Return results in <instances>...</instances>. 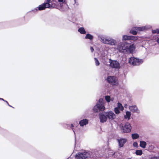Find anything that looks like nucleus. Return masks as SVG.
Returning <instances> with one entry per match:
<instances>
[{
    "label": "nucleus",
    "mask_w": 159,
    "mask_h": 159,
    "mask_svg": "<svg viewBox=\"0 0 159 159\" xmlns=\"http://www.w3.org/2000/svg\"><path fill=\"white\" fill-rule=\"evenodd\" d=\"M135 48V46L133 43L127 42H122L117 44L116 48H114V49L120 53L129 54L132 53ZM113 49L112 48L111 50Z\"/></svg>",
    "instance_id": "obj_1"
},
{
    "label": "nucleus",
    "mask_w": 159,
    "mask_h": 159,
    "mask_svg": "<svg viewBox=\"0 0 159 159\" xmlns=\"http://www.w3.org/2000/svg\"><path fill=\"white\" fill-rule=\"evenodd\" d=\"M51 1V0H46L44 3L39 6L38 7V10L41 11L45 9L46 8H53L55 6H53Z\"/></svg>",
    "instance_id": "obj_2"
},
{
    "label": "nucleus",
    "mask_w": 159,
    "mask_h": 159,
    "mask_svg": "<svg viewBox=\"0 0 159 159\" xmlns=\"http://www.w3.org/2000/svg\"><path fill=\"white\" fill-rule=\"evenodd\" d=\"M105 107L103 105V100L102 98H100L97 105L94 106L93 110L94 112H96L100 111H103Z\"/></svg>",
    "instance_id": "obj_3"
},
{
    "label": "nucleus",
    "mask_w": 159,
    "mask_h": 159,
    "mask_svg": "<svg viewBox=\"0 0 159 159\" xmlns=\"http://www.w3.org/2000/svg\"><path fill=\"white\" fill-rule=\"evenodd\" d=\"M143 62V60L138 59L134 57H131L129 59V63L133 66H138L141 64Z\"/></svg>",
    "instance_id": "obj_4"
},
{
    "label": "nucleus",
    "mask_w": 159,
    "mask_h": 159,
    "mask_svg": "<svg viewBox=\"0 0 159 159\" xmlns=\"http://www.w3.org/2000/svg\"><path fill=\"white\" fill-rule=\"evenodd\" d=\"M90 157V154L87 152H78L76 155V158L77 159H86Z\"/></svg>",
    "instance_id": "obj_5"
},
{
    "label": "nucleus",
    "mask_w": 159,
    "mask_h": 159,
    "mask_svg": "<svg viewBox=\"0 0 159 159\" xmlns=\"http://www.w3.org/2000/svg\"><path fill=\"white\" fill-rule=\"evenodd\" d=\"M99 116L100 122L104 123L106 121L107 117L109 118V112H107L106 113V116L102 113H100Z\"/></svg>",
    "instance_id": "obj_6"
},
{
    "label": "nucleus",
    "mask_w": 159,
    "mask_h": 159,
    "mask_svg": "<svg viewBox=\"0 0 159 159\" xmlns=\"http://www.w3.org/2000/svg\"><path fill=\"white\" fill-rule=\"evenodd\" d=\"M138 39L137 37L131 36H128L127 35H124L122 37L123 41H127L126 42H128L129 40L134 41Z\"/></svg>",
    "instance_id": "obj_7"
},
{
    "label": "nucleus",
    "mask_w": 159,
    "mask_h": 159,
    "mask_svg": "<svg viewBox=\"0 0 159 159\" xmlns=\"http://www.w3.org/2000/svg\"><path fill=\"white\" fill-rule=\"evenodd\" d=\"M131 126L129 123H126L122 127V131L123 133H129L131 131Z\"/></svg>",
    "instance_id": "obj_8"
},
{
    "label": "nucleus",
    "mask_w": 159,
    "mask_h": 159,
    "mask_svg": "<svg viewBox=\"0 0 159 159\" xmlns=\"http://www.w3.org/2000/svg\"><path fill=\"white\" fill-rule=\"evenodd\" d=\"M117 77L115 76H110V84L112 85H117L118 84Z\"/></svg>",
    "instance_id": "obj_9"
},
{
    "label": "nucleus",
    "mask_w": 159,
    "mask_h": 159,
    "mask_svg": "<svg viewBox=\"0 0 159 159\" xmlns=\"http://www.w3.org/2000/svg\"><path fill=\"white\" fill-rule=\"evenodd\" d=\"M110 66L112 68L119 69L120 66L119 62L116 61H112L110 59Z\"/></svg>",
    "instance_id": "obj_10"
},
{
    "label": "nucleus",
    "mask_w": 159,
    "mask_h": 159,
    "mask_svg": "<svg viewBox=\"0 0 159 159\" xmlns=\"http://www.w3.org/2000/svg\"><path fill=\"white\" fill-rule=\"evenodd\" d=\"M129 108L130 111L133 113H136L139 114L140 112L139 110L136 105L129 106Z\"/></svg>",
    "instance_id": "obj_11"
},
{
    "label": "nucleus",
    "mask_w": 159,
    "mask_h": 159,
    "mask_svg": "<svg viewBox=\"0 0 159 159\" xmlns=\"http://www.w3.org/2000/svg\"><path fill=\"white\" fill-rule=\"evenodd\" d=\"M152 28V26L150 25H146L144 26L135 27V29L138 31H144L150 29Z\"/></svg>",
    "instance_id": "obj_12"
},
{
    "label": "nucleus",
    "mask_w": 159,
    "mask_h": 159,
    "mask_svg": "<svg viewBox=\"0 0 159 159\" xmlns=\"http://www.w3.org/2000/svg\"><path fill=\"white\" fill-rule=\"evenodd\" d=\"M119 143V146L120 147H122L123 146L125 143L127 141L125 139H117Z\"/></svg>",
    "instance_id": "obj_13"
},
{
    "label": "nucleus",
    "mask_w": 159,
    "mask_h": 159,
    "mask_svg": "<svg viewBox=\"0 0 159 159\" xmlns=\"http://www.w3.org/2000/svg\"><path fill=\"white\" fill-rule=\"evenodd\" d=\"M88 123V120L87 119H85L81 120L79 122V124L81 126H83Z\"/></svg>",
    "instance_id": "obj_14"
},
{
    "label": "nucleus",
    "mask_w": 159,
    "mask_h": 159,
    "mask_svg": "<svg viewBox=\"0 0 159 159\" xmlns=\"http://www.w3.org/2000/svg\"><path fill=\"white\" fill-rule=\"evenodd\" d=\"M131 115V113L130 112L127 111L126 112V114L124 116V118L125 119H127L128 120H129L130 119Z\"/></svg>",
    "instance_id": "obj_15"
},
{
    "label": "nucleus",
    "mask_w": 159,
    "mask_h": 159,
    "mask_svg": "<svg viewBox=\"0 0 159 159\" xmlns=\"http://www.w3.org/2000/svg\"><path fill=\"white\" fill-rule=\"evenodd\" d=\"M102 42L107 44H109V40L104 37L101 38Z\"/></svg>",
    "instance_id": "obj_16"
},
{
    "label": "nucleus",
    "mask_w": 159,
    "mask_h": 159,
    "mask_svg": "<svg viewBox=\"0 0 159 159\" xmlns=\"http://www.w3.org/2000/svg\"><path fill=\"white\" fill-rule=\"evenodd\" d=\"M78 31L81 34H85L86 33V32L83 27H80L79 28Z\"/></svg>",
    "instance_id": "obj_17"
},
{
    "label": "nucleus",
    "mask_w": 159,
    "mask_h": 159,
    "mask_svg": "<svg viewBox=\"0 0 159 159\" xmlns=\"http://www.w3.org/2000/svg\"><path fill=\"white\" fill-rule=\"evenodd\" d=\"M140 146L143 148H145L146 145V143L144 141H140Z\"/></svg>",
    "instance_id": "obj_18"
},
{
    "label": "nucleus",
    "mask_w": 159,
    "mask_h": 159,
    "mask_svg": "<svg viewBox=\"0 0 159 159\" xmlns=\"http://www.w3.org/2000/svg\"><path fill=\"white\" fill-rule=\"evenodd\" d=\"M131 136L132 138L134 139H136L139 138V135L137 133H134L132 134Z\"/></svg>",
    "instance_id": "obj_19"
},
{
    "label": "nucleus",
    "mask_w": 159,
    "mask_h": 159,
    "mask_svg": "<svg viewBox=\"0 0 159 159\" xmlns=\"http://www.w3.org/2000/svg\"><path fill=\"white\" fill-rule=\"evenodd\" d=\"M117 107H118L119 109L121 111H123L124 109L123 107L120 102L117 103Z\"/></svg>",
    "instance_id": "obj_20"
},
{
    "label": "nucleus",
    "mask_w": 159,
    "mask_h": 159,
    "mask_svg": "<svg viewBox=\"0 0 159 159\" xmlns=\"http://www.w3.org/2000/svg\"><path fill=\"white\" fill-rule=\"evenodd\" d=\"M107 77L106 75V74H105V77L104 78L105 80H106L107 81L108 83H109V73L108 72L107 73Z\"/></svg>",
    "instance_id": "obj_21"
},
{
    "label": "nucleus",
    "mask_w": 159,
    "mask_h": 159,
    "mask_svg": "<svg viewBox=\"0 0 159 159\" xmlns=\"http://www.w3.org/2000/svg\"><path fill=\"white\" fill-rule=\"evenodd\" d=\"M93 36L89 34H87L85 37V39H88L90 40H92L93 39Z\"/></svg>",
    "instance_id": "obj_22"
},
{
    "label": "nucleus",
    "mask_w": 159,
    "mask_h": 159,
    "mask_svg": "<svg viewBox=\"0 0 159 159\" xmlns=\"http://www.w3.org/2000/svg\"><path fill=\"white\" fill-rule=\"evenodd\" d=\"M116 118V115L115 114L110 111V119H113Z\"/></svg>",
    "instance_id": "obj_23"
},
{
    "label": "nucleus",
    "mask_w": 159,
    "mask_h": 159,
    "mask_svg": "<svg viewBox=\"0 0 159 159\" xmlns=\"http://www.w3.org/2000/svg\"><path fill=\"white\" fill-rule=\"evenodd\" d=\"M116 43V41L115 40L110 39V45H115Z\"/></svg>",
    "instance_id": "obj_24"
},
{
    "label": "nucleus",
    "mask_w": 159,
    "mask_h": 159,
    "mask_svg": "<svg viewBox=\"0 0 159 159\" xmlns=\"http://www.w3.org/2000/svg\"><path fill=\"white\" fill-rule=\"evenodd\" d=\"M142 153V151L141 150H137L135 152V154L137 155H141Z\"/></svg>",
    "instance_id": "obj_25"
},
{
    "label": "nucleus",
    "mask_w": 159,
    "mask_h": 159,
    "mask_svg": "<svg viewBox=\"0 0 159 159\" xmlns=\"http://www.w3.org/2000/svg\"><path fill=\"white\" fill-rule=\"evenodd\" d=\"M107 61H105L104 63V67L105 70L106 69H108L109 66V64H107Z\"/></svg>",
    "instance_id": "obj_26"
},
{
    "label": "nucleus",
    "mask_w": 159,
    "mask_h": 159,
    "mask_svg": "<svg viewBox=\"0 0 159 159\" xmlns=\"http://www.w3.org/2000/svg\"><path fill=\"white\" fill-rule=\"evenodd\" d=\"M111 150H110V157H112L114 158L115 157V153L113 152H111Z\"/></svg>",
    "instance_id": "obj_27"
},
{
    "label": "nucleus",
    "mask_w": 159,
    "mask_h": 159,
    "mask_svg": "<svg viewBox=\"0 0 159 159\" xmlns=\"http://www.w3.org/2000/svg\"><path fill=\"white\" fill-rule=\"evenodd\" d=\"M152 32L153 34H159V29H157L155 30H152Z\"/></svg>",
    "instance_id": "obj_28"
},
{
    "label": "nucleus",
    "mask_w": 159,
    "mask_h": 159,
    "mask_svg": "<svg viewBox=\"0 0 159 159\" xmlns=\"http://www.w3.org/2000/svg\"><path fill=\"white\" fill-rule=\"evenodd\" d=\"M114 111L115 113L116 114H119L120 111L118 107H115L114 109Z\"/></svg>",
    "instance_id": "obj_29"
},
{
    "label": "nucleus",
    "mask_w": 159,
    "mask_h": 159,
    "mask_svg": "<svg viewBox=\"0 0 159 159\" xmlns=\"http://www.w3.org/2000/svg\"><path fill=\"white\" fill-rule=\"evenodd\" d=\"M94 60H95V64H96V65L97 66H98L100 64V63L99 61H98V59L96 58H94Z\"/></svg>",
    "instance_id": "obj_30"
},
{
    "label": "nucleus",
    "mask_w": 159,
    "mask_h": 159,
    "mask_svg": "<svg viewBox=\"0 0 159 159\" xmlns=\"http://www.w3.org/2000/svg\"><path fill=\"white\" fill-rule=\"evenodd\" d=\"M130 33L134 35H136L137 33V32L136 31L134 30H130Z\"/></svg>",
    "instance_id": "obj_31"
},
{
    "label": "nucleus",
    "mask_w": 159,
    "mask_h": 159,
    "mask_svg": "<svg viewBox=\"0 0 159 159\" xmlns=\"http://www.w3.org/2000/svg\"><path fill=\"white\" fill-rule=\"evenodd\" d=\"M105 98L107 102H109V96H105Z\"/></svg>",
    "instance_id": "obj_32"
},
{
    "label": "nucleus",
    "mask_w": 159,
    "mask_h": 159,
    "mask_svg": "<svg viewBox=\"0 0 159 159\" xmlns=\"http://www.w3.org/2000/svg\"><path fill=\"white\" fill-rule=\"evenodd\" d=\"M133 146L135 147H138V143L136 142H135L133 143Z\"/></svg>",
    "instance_id": "obj_33"
},
{
    "label": "nucleus",
    "mask_w": 159,
    "mask_h": 159,
    "mask_svg": "<svg viewBox=\"0 0 159 159\" xmlns=\"http://www.w3.org/2000/svg\"><path fill=\"white\" fill-rule=\"evenodd\" d=\"M58 2H62L63 3H66L65 0H58Z\"/></svg>",
    "instance_id": "obj_34"
},
{
    "label": "nucleus",
    "mask_w": 159,
    "mask_h": 159,
    "mask_svg": "<svg viewBox=\"0 0 159 159\" xmlns=\"http://www.w3.org/2000/svg\"><path fill=\"white\" fill-rule=\"evenodd\" d=\"M5 102L7 103V104L8 105V106H9V107H12L13 108H14V107H13L11 106L9 104V103H8V102L7 101H5Z\"/></svg>",
    "instance_id": "obj_35"
},
{
    "label": "nucleus",
    "mask_w": 159,
    "mask_h": 159,
    "mask_svg": "<svg viewBox=\"0 0 159 159\" xmlns=\"http://www.w3.org/2000/svg\"><path fill=\"white\" fill-rule=\"evenodd\" d=\"M90 50L92 52H93V51H94V49L92 47H90Z\"/></svg>",
    "instance_id": "obj_36"
},
{
    "label": "nucleus",
    "mask_w": 159,
    "mask_h": 159,
    "mask_svg": "<svg viewBox=\"0 0 159 159\" xmlns=\"http://www.w3.org/2000/svg\"><path fill=\"white\" fill-rule=\"evenodd\" d=\"M114 100V98H111V97L110 96V101H113Z\"/></svg>",
    "instance_id": "obj_37"
},
{
    "label": "nucleus",
    "mask_w": 159,
    "mask_h": 159,
    "mask_svg": "<svg viewBox=\"0 0 159 159\" xmlns=\"http://www.w3.org/2000/svg\"><path fill=\"white\" fill-rule=\"evenodd\" d=\"M70 126H71V127L72 128V129L73 130V131L74 132V130H73V129L72 128L73 127H74V125L73 124H71V125H70Z\"/></svg>",
    "instance_id": "obj_38"
},
{
    "label": "nucleus",
    "mask_w": 159,
    "mask_h": 159,
    "mask_svg": "<svg viewBox=\"0 0 159 159\" xmlns=\"http://www.w3.org/2000/svg\"><path fill=\"white\" fill-rule=\"evenodd\" d=\"M157 43L159 44V38L157 40Z\"/></svg>",
    "instance_id": "obj_39"
},
{
    "label": "nucleus",
    "mask_w": 159,
    "mask_h": 159,
    "mask_svg": "<svg viewBox=\"0 0 159 159\" xmlns=\"http://www.w3.org/2000/svg\"><path fill=\"white\" fill-rule=\"evenodd\" d=\"M112 48H110V49H111H111ZM111 51H116V50H115V49H112V50H111Z\"/></svg>",
    "instance_id": "obj_40"
},
{
    "label": "nucleus",
    "mask_w": 159,
    "mask_h": 159,
    "mask_svg": "<svg viewBox=\"0 0 159 159\" xmlns=\"http://www.w3.org/2000/svg\"><path fill=\"white\" fill-rule=\"evenodd\" d=\"M0 99H1V100H3V101H5V100H4L3 99V98H0Z\"/></svg>",
    "instance_id": "obj_41"
},
{
    "label": "nucleus",
    "mask_w": 159,
    "mask_h": 159,
    "mask_svg": "<svg viewBox=\"0 0 159 159\" xmlns=\"http://www.w3.org/2000/svg\"><path fill=\"white\" fill-rule=\"evenodd\" d=\"M158 158H159V157H158Z\"/></svg>",
    "instance_id": "obj_42"
}]
</instances>
